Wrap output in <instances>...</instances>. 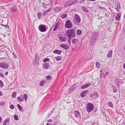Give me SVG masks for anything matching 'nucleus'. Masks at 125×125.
<instances>
[{
	"label": "nucleus",
	"mask_w": 125,
	"mask_h": 125,
	"mask_svg": "<svg viewBox=\"0 0 125 125\" xmlns=\"http://www.w3.org/2000/svg\"><path fill=\"white\" fill-rule=\"evenodd\" d=\"M66 36L70 39H71L75 36L74 31L73 29L69 30L67 31L66 32Z\"/></svg>",
	"instance_id": "1"
},
{
	"label": "nucleus",
	"mask_w": 125,
	"mask_h": 125,
	"mask_svg": "<svg viewBox=\"0 0 125 125\" xmlns=\"http://www.w3.org/2000/svg\"><path fill=\"white\" fill-rule=\"evenodd\" d=\"M97 34L96 32L93 35L90 41V44L91 46H93L94 45V43L97 40Z\"/></svg>",
	"instance_id": "2"
},
{
	"label": "nucleus",
	"mask_w": 125,
	"mask_h": 125,
	"mask_svg": "<svg viewBox=\"0 0 125 125\" xmlns=\"http://www.w3.org/2000/svg\"><path fill=\"white\" fill-rule=\"evenodd\" d=\"M27 98V94H24L23 96L21 95L18 97L17 99L20 102H22L24 101V99L25 100V102H26Z\"/></svg>",
	"instance_id": "3"
},
{
	"label": "nucleus",
	"mask_w": 125,
	"mask_h": 125,
	"mask_svg": "<svg viewBox=\"0 0 125 125\" xmlns=\"http://www.w3.org/2000/svg\"><path fill=\"white\" fill-rule=\"evenodd\" d=\"M94 106L93 104L91 103H88L87 106V109L88 112L92 111L94 108Z\"/></svg>",
	"instance_id": "4"
},
{
	"label": "nucleus",
	"mask_w": 125,
	"mask_h": 125,
	"mask_svg": "<svg viewBox=\"0 0 125 125\" xmlns=\"http://www.w3.org/2000/svg\"><path fill=\"white\" fill-rule=\"evenodd\" d=\"M65 26V28L70 29L72 27L73 25L70 20H68L66 21Z\"/></svg>",
	"instance_id": "5"
},
{
	"label": "nucleus",
	"mask_w": 125,
	"mask_h": 125,
	"mask_svg": "<svg viewBox=\"0 0 125 125\" xmlns=\"http://www.w3.org/2000/svg\"><path fill=\"white\" fill-rule=\"evenodd\" d=\"M39 30L42 32H45L46 31V28L44 25H40L39 27Z\"/></svg>",
	"instance_id": "6"
},
{
	"label": "nucleus",
	"mask_w": 125,
	"mask_h": 125,
	"mask_svg": "<svg viewBox=\"0 0 125 125\" xmlns=\"http://www.w3.org/2000/svg\"><path fill=\"white\" fill-rule=\"evenodd\" d=\"M0 67L4 69H6L9 67V65L8 63L5 62L0 63Z\"/></svg>",
	"instance_id": "7"
},
{
	"label": "nucleus",
	"mask_w": 125,
	"mask_h": 125,
	"mask_svg": "<svg viewBox=\"0 0 125 125\" xmlns=\"http://www.w3.org/2000/svg\"><path fill=\"white\" fill-rule=\"evenodd\" d=\"M74 21L76 22L80 23L81 21L80 17L77 14H76L74 16Z\"/></svg>",
	"instance_id": "8"
},
{
	"label": "nucleus",
	"mask_w": 125,
	"mask_h": 125,
	"mask_svg": "<svg viewBox=\"0 0 125 125\" xmlns=\"http://www.w3.org/2000/svg\"><path fill=\"white\" fill-rule=\"evenodd\" d=\"M10 120L9 118H6L4 121L3 125H9L10 122Z\"/></svg>",
	"instance_id": "9"
},
{
	"label": "nucleus",
	"mask_w": 125,
	"mask_h": 125,
	"mask_svg": "<svg viewBox=\"0 0 125 125\" xmlns=\"http://www.w3.org/2000/svg\"><path fill=\"white\" fill-rule=\"evenodd\" d=\"M91 84V83H88L82 85L81 86V89H83L84 88H87V87H89Z\"/></svg>",
	"instance_id": "10"
},
{
	"label": "nucleus",
	"mask_w": 125,
	"mask_h": 125,
	"mask_svg": "<svg viewBox=\"0 0 125 125\" xmlns=\"http://www.w3.org/2000/svg\"><path fill=\"white\" fill-rule=\"evenodd\" d=\"M60 47L65 49L66 50L68 49L69 46L67 44H62L60 45Z\"/></svg>",
	"instance_id": "11"
},
{
	"label": "nucleus",
	"mask_w": 125,
	"mask_h": 125,
	"mask_svg": "<svg viewBox=\"0 0 125 125\" xmlns=\"http://www.w3.org/2000/svg\"><path fill=\"white\" fill-rule=\"evenodd\" d=\"M74 115L76 118H80V117L79 112L77 111H75Z\"/></svg>",
	"instance_id": "12"
},
{
	"label": "nucleus",
	"mask_w": 125,
	"mask_h": 125,
	"mask_svg": "<svg viewBox=\"0 0 125 125\" xmlns=\"http://www.w3.org/2000/svg\"><path fill=\"white\" fill-rule=\"evenodd\" d=\"M75 85L74 84H73L72 86H71L70 87V88L69 90V93H71L75 89Z\"/></svg>",
	"instance_id": "13"
},
{
	"label": "nucleus",
	"mask_w": 125,
	"mask_h": 125,
	"mask_svg": "<svg viewBox=\"0 0 125 125\" xmlns=\"http://www.w3.org/2000/svg\"><path fill=\"white\" fill-rule=\"evenodd\" d=\"M50 66V64L49 63H45L43 65V68L45 69L48 68Z\"/></svg>",
	"instance_id": "14"
},
{
	"label": "nucleus",
	"mask_w": 125,
	"mask_h": 125,
	"mask_svg": "<svg viewBox=\"0 0 125 125\" xmlns=\"http://www.w3.org/2000/svg\"><path fill=\"white\" fill-rule=\"evenodd\" d=\"M113 51L111 50L109 51L107 55L108 58H110L111 57L113 54Z\"/></svg>",
	"instance_id": "15"
},
{
	"label": "nucleus",
	"mask_w": 125,
	"mask_h": 125,
	"mask_svg": "<svg viewBox=\"0 0 125 125\" xmlns=\"http://www.w3.org/2000/svg\"><path fill=\"white\" fill-rule=\"evenodd\" d=\"M59 40L62 42H65L66 41V39L65 38V37L63 36L60 37H59Z\"/></svg>",
	"instance_id": "16"
},
{
	"label": "nucleus",
	"mask_w": 125,
	"mask_h": 125,
	"mask_svg": "<svg viewBox=\"0 0 125 125\" xmlns=\"http://www.w3.org/2000/svg\"><path fill=\"white\" fill-rule=\"evenodd\" d=\"M62 9V7L59 6L55 8L54 10L56 12H59Z\"/></svg>",
	"instance_id": "17"
},
{
	"label": "nucleus",
	"mask_w": 125,
	"mask_h": 125,
	"mask_svg": "<svg viewBox=\"0 0 125 125\" xmlns=\"http://www.w3.org/2000/svg\"><path fill=\"white\" fill-rule=\"evenodd\" d=\"M60 22H58L56 23L54 27V29H53V31H55L57 29L58 27L60 25Z\"/></svg>",
	"instance_id": "18"
},
{
	"label": "nucleus",
	"mask_w": 125,
	"mask_h": 125,
	"mask_svg": "<svg viewBox=\"0 0 125 125\" xmlns=\"http://www.w3.org/2000/svg\"><path fill=\"white\" fill-rule=\"evenodd\" d=\"M78 42V40L77 39L75 38L73 39L72 41V43L74 44H77Z\"/></svg>",
	"instance_id": "19"
},
{
	"label": "nucleus",
	"mask_w": 125,
	"mask_h": 125,
	"mask_svg": "<svg viewBox=\"0 0 125 125\" xmlns=\"http://www.w3.org/2000/svg\"><path fill=\"white\" fill-rule=\"evenodd\" d=\"M10 9L11 11L13 12L16 11L17 10L16 6L14 5H13L12 7L10 8Z\"/></svg>",
	"instance_id": "20"
},
{
	"label": "nucleus",
	"mask_w": 125,
	"mask_h": 125,
	"mask_svg": "<svg viewBox=\"0 0 125 125\" xmlns=\"http://www.w3.org/2000/svg\"><path fill=\"white\" fill-rule=\"evenodd\" d=\"M121 16V14H117L115 17V19L116 21H119L120 20V18Z\"/></svg>",
	"instance_id": "21"
},
{
	"label": "nucleus",
	"mask_w": 125,
	"mask_h": 125,
	"mask_svg": "<svg viewBox=\"0 0 125 125\" xmlns=\"http://www.w3.org/2000/svg\"><path fill=\"white\" fill-rule=\"evenodd\" d=\"M53 53H54L56 54H61V51L59 50H55L53 51Z\"/></svg>",
	"instance_id": "22"
},
{
	"label": "nucleus",
	"mask_w": 125,
	"mask_h": 125,
	"mask_svg": "<svg viewBox=\"0 0 125 125\" xmlns=\"http://www.w3.org/2000/svg\"><path fill=\"white\" fill-rule=\"evenodd\" d=\"M17 105L19 110L21 111H22L23 110L22 107L19 104H17Z\"/></svg>",
	"instance_id": "23"
},
{
	"label": "nucleus",
	"mask_w": 125,
	"mask_h": 125,
	"mask_svg": "<svg viewBox=\"0 0 125 125\" xmlns=\"http://www.w3.org/2000/svg\"><path fill=\"white\" fill-rule=\"evenodd\" d=\"M38 64V62L37 61L36 59H35L34 61L33 62V65L35 66H37Z\"/></svg>",
	"instance_id": "24"
},
{
	"label": "nucleus",
	"mask_w": 125,
	"mask_h": 125,
	"mask_svg": "<svg viewBox=\"0 0 125 125\" xmlns=\"http://www.w3.org/2000/svg\"><path fill=\"white\" fill-rule=\"evenodd\" d=\"M46 83V82L44 81H41L40 83V85L41 86H43Z\"/></svg>",
	"instance_id": "25"
},
{
	"label": "nucleus",
	"mask_w": 125,
	"mask_h": 125,
	"mask_svg": "<svg viewBox=\"0 0 125 125\" xmlns=\"http://www.w3.org/2000/svg\"><path fill=\"white\" fill-rule=\"evenodd\" d=\"M76 33L77 35H80L81 34V31L80 30H77V31Z\"/></svg>",
	"instance_id": "26"
},
{
	"label": "nucleus",
	"mask_w": 125,
	"mask_h": 125,
	"mask_svg": "<svg viewBox=\"0 0 125 125\" xmlns=\"http://www.w3.org/2000/svg\"><path fill=\"white\" fill-rule=\"evenodd\" d=\"M4 86L3 82L0 80V88H2Z\"/></svg>",
	"instance_id": "27"
},
{
	"label": "nucleus",
	"mask_w": 125,
	"mask_h": 125,
	"mask_svg": "<svg viewBox=\"0 0 125 125\" xmlns=\"http://www.w3.org/2000/svg\"><path fill=\"white\" fill-rule=\"evenodd\" d=\"M108 104L111 107H113L114 106L112 103L111 102H108Z\"/></svg>",
	"instance_id": "28"
},
{
	"label": "nucleus",
	"mask_w": 125,
	"mask_h": 125,
	"mask_svg": "<svg viewBox=\"0 0 125 125\" xmlns=\"http://www.w3.org/2000/svg\"><path fill=\"white\" fill-rule=\"evenodd\" d=\"M120 80L118 79H115V81L116 82V84L118 85L119 83Z\"/></svg>",
	"instance_id": "29"
},
{
	"label": "nucleus",
	"mask_w": 125,
	"mask_h": 125,
	"mask_svg": "<svg viewBox=\"0 0 125 125\" xmlns=\"http://www.w3.org/2000/svg\"><path fill=\"white\" fill-rule=\"evenodd\" d=\"M82 9L85 12H89L88 10L85 7H83L82 8Z\"/></svg>",
	"instance_id": "30"
},
{
	"label": "nucleus",
	"mask_w": 125,
	"mask_h": 125,
	"mask_svg": "<svg viewBox=\"0 0 125 125\" xmlns=\"http://www.w3.org/2000/svg\"><path fill=\"white\" fill-rule=\"evenodd\" d=\"M96 67L98 68H99L100 66V63L98 62H96Z\"/></svg>",
	"instance_id": "31"
},
{
	"label": "nucleus",
	"mask_w": 125,
	"mask_h": 125,
	"mask_svg": "<svg viewBox=\"0 0 125 125\" xmlns=\"http://www.w3.org/2000/svg\"><path fill=\"white\" fill-rule=\"evenodd\" d=\"M64 5V6L65 7H67L68 6L70 5L69 4L68 2L67 1V2L65 3Z\"/></svg>",
	"instance_id": "32"
},
{
	"label": "nucleus",
	"mask_w": 125,
	"mask_h": 125,
	"mask_svg": "<svg viewBox=\"0 0 125 125\" xmlns=\"http://www.w3.org/2000/svg\"><path fill=\"white\" fill-rule=\"evenodd\" d=\"M89 90H86L82 92L81 94H86V93H88Z\"/></svg>",
	"instance_id": "33"
},
{
	"label": "nucleus",
	"mask_w": 125,
	"mask_h": 125,
	"mask_svg": "<svg viewBox=\"0 0 125 125\" xmlns=\"http://www.w3.org/2000/svg\"><path fill=\"white\" fill-rule=\"evenodd\" d=\"M67 16V14H63L62 16V18L64 19Z\"/></svg>",
	"instance_id": "34"
},
{
	"label": "nucleus",
	"mask_w": 125,
	"mask_h": 125,
	"mask_svg": "<svg viewBox=\"0 0 125 125\" xmlns=\"http://www.w3.org/2000/svg\"><path fill=\"white\" fill-rule=\"evenodd\" d=\"M14 118L16 120H18L19 119L18 117V116L17 115H14Z\"/></svg>",
	"instance_id": "35"
},
{
	"label": "nucleus",
	"mask_w": 125,
	"mask_h": 125,
	"mask_svg": "<svg viewBox=\"0 0 125 125\" xmlns=\"http://www.w3.org/2000/svg\"><path fill=\"white\" fill-rule=\"evenodd\" d=\"M46 78L49 80H50L52 79L51 76L50 75H48L46 77Z\"/></svg>",
	"instance_id": "36"
},
{
	"label": "nucleus",
	"mask_w": 125,
	"mask_h": 125,
	"mask_svg": "<svg viewBox=\"0 0 125 125\" xmlns=\"http://www.w3.org/2000/svg\"><path fill=\"white\" fill-rule=\"evenodd\" d=\"M56 60L57 61H60L61 60V58L60 57L58 56L56 58Z\"/></svg>",
	"instance_id": "37"
},
{
	"label": "nucleus",
	"mask_w": 125,
	"mask_h": 125,
	"mask_svg": "<svg viewBox=\"0 0 125 125\" xmlns=\"http://www.w3.org/2000/svg\"><path fill=\"white\" fill-rule=\"evenodd\" d=\"M9 107L10 109H14V107L13 104H11L10 105Z\"/></svg>",
	"instance_id": "38"
},
{
	"label": "nucleus",
	"mask_w": 125,
	"mask_h": 125,
	"mask_svg": "<svg viewBox=\"0 0 125 125\" xmlns=\"http://www.w3.org/2000/svg\"><path fill=\"white\" fill-rule=\"evenodd\" d=\"M77 1L76 0H72V4H75L77 3Z\"/></svg>",
	"instance_id": "39"
},
{
	"label": "nucleus",
	"mask_w": 125,
	"mask_h": 125,
	"mask_svg": "<svg viewBox=\"0 0 125 125\" xmlns=\"http://www.w3.org/2000/svg\"><path fill=\"white\" fill-rule=\"evenodd\" d=\"M49 60H50V59H49L48 58H46L43 60V62H48V61H49Z\"/></svg>",
	"instance_id": "40"
},
{
	"label": "nucleus",
	"mask_w": 125,
	"mask_h": 125,
	"mask_svg": "<svg viewBox=\"0 0 125 125\" xmlns=\"http://www.w3.org/2000/svg\"><path fill=\"white\" fill-rule=\"evenodd\" d=\"M38 18L40 19L42 16V14L39 13L38 14Z\"/></svg>",
	"instance_id": "41"
},
{
	"label": "nucleus",
	"mask_w": 125,
	"mask_h": 125,
	"mask_svg": "<svg viewBox=\"0 0 125 125\" xmlns=\"http://www.w3.org/2000/svg\"><path fill=\"white\" fill-rule=\"evenodd\" d=\"M5 104V102L4 101H2L0 103V104L1 105H4Z\"/></svg>",
	"instance_id": "42"
},
{
	"label": "nucleus",
	"mask_w": 125,
	"mask_h": 125,
	"mask_svg": "<svg viewBox=\"0 0 125 125\" xmlns=\"http://www.w3.org/2000/svg\"><path fill=\"white\" fill-rule=\"evenodd\" d=\"M68 3H69L70 5H72V0H70L68 1Z\"/></svg>",
	"instance_id": "43"
},
{
	"label": "nucleus",
	"mask_w": 125,
	"mask_h": 125,
	"mask_svg": "<svg viewBox=\"0 0 125 125\" xmlns=\"http://www.w3.org/2000/svg\"><path fill=\"white\" fill-rule=\"evenodd\" d=\"M105 77V75H103V74L101 73L100 74V77L102 78Z\"/></svg>",
	"instance_id": "44"
},
{
	"label": "nucleus",
	"mask_w": 125,
	"mask_h": 125,
	"mask_svg": "<svg viewBox=\"0 0 125 125\" xmlns=\"http://www.w3.org/2000/svg\"><path fill=\"white\" fill-rule=\"evenodd\" d=\"M85 0H82L80 1V3L81 4H82L85 1Z\"/></svg>",
	"instance_id": "45"
},
{
	"label": "nucleus",
	"mask_w": 125,
	"mask_h": 125,
	"mask_svg": "<svg viewBox=\"0 0 125 125\" xmlns=\"http://www.w3.org/2000/svg\"><path fill=\"white\" fill-rule=\"evenodd\" d=\"M113 89L114 93H116L117 91L116 88L115 87H114L113 88Z\"/></svg>",
	"instance_id": "46"
},
{
	"label": "nucleus",
	"mask_w": 125,
	"mask_h": 125,
	"mask_svg": "<svg viewBox=\"0 0 125 125\" xmlns=\"http://www.w3.org/2000/svg\"><path fill=\"white\" fill-rule=\"evenodd\" d=\"M0 76L3 78L4 77V75L2 73L0 72Z\"/></svg>",
	"instance_id": "47"
},
{
	"label": "nucleus",
	"mask_w": 125,
	"mask_h": 125,
	"mask_svg": "<svg viewBox=\"0 0 125 125\" xmlns=\"http://www.w3.org/2000/svg\"><path fill=\"white\" fill-rule=\"evenodd\" d=\"M35 59H36L37 60V58H38V57H39L38 54L37 53H36L35 54Z\"/></svg>",
	"instance_id": "48"
},
{
	"label": "nucleus",
	"mask_w": 125,
	"mask_h": 125,
	"mask_svg": "<svg viewBox=\"0 0 125 125\" xmlns=\"http://www.w3.org/2000/svg\"><path fill=\"white\" fill-rule=\"evenodd\" d=\"M12 96L13 98H14L16 96V94H12Z\"/></svg>",
	"instance_id": "49"
},
{
	"label": "nucleus",
	"mask_w": 125,
	"mask_h": 125,
	"mask_svg": "<svg viewBox=\"0 0 125 125\" xmlns=\"http://www.w3.org/2000/svg\"><path fill=\"white\" fill-rule=\"evenodd\" d=\"M47 13L45 11V12L42 13V15L43 16H45L46 14Z\"/></svg>",
	"instance_id": "50"
},
{
	"label": "nucleus",
	"mask_w": 125,
	"mask_h": 125,
	"mask_svg": "<svg viewBox=\"0 0 125 125\" xmlns=\"http://www.w3.org/2000/svg\"><path fill=\"white\" fill-rule=\"evenodd\" d=\"M81 97H84L85 96V94H80Z\"/></svg>",
	"instance_id": "51"
},
{
	"label": "nucleus",
	"mask_w": 125,
	"mask_h": 125,
	"mask_svg": "<svg viewBox=\"0 0 125 125\" xmlns=\"http://www.w3.org/2000/svg\"><path fill=\"white\" fill-rule=\"evenodd\" d=\"M108 74V72H107L105 73V76L107 75Z\"/></svg>",
	"instance_id": "52"
},
{
	"label": "nucleus",
	"mask_w": 125,
	"mask_h": 125,
	"mask_svg": "<svg viewBox=\"0 0 125 125\" xmlns=\"http://www.w3.org/2000/svg\"><path fill=\"white\" fill-rule=\"evenodd\" d=\"M2 121V117L0 116V123H1V122Z\"/></svg>",
	"instance_id": "53"
},
{
	"label": "nucleus",
	"mask_w": 125,
	"mask_h": 125,
	"mask_svg": "<svg viewBox=\"0 0 125 125\" xmlns=\"http://www.w3.org/2000/svg\"><path fill=\"white\" fill-rule=\"evenodd\" d=\"M71 40V39H70V38H69L68 43L70 45V44L71 42H70V40Z\"/></svg>",
	"instance_id": "54"
},
{
	"label": "nucleus",
	"mask_w": 125,
	"mask_h": 125,
	"mask_svg": "<svg viewBox=\"0 0 125 125\" xmlns=\"http://www.w3.org/2000/svg\"><path fill=\"white\" fill-rule=\"evenodd\" d=\"M51 113H52L50 114L49 113V114H48V115H47V116L48 117H49L50 116V115H51Z\"/></svg>",
	"instance_id": "55"
},
{
	"label": "nucleus",
	"mask_w": 125,
	"mask_h": 125,
	"mask_svg": "<svg viewBox=\"0 0 125 125\" xmlns=\"http://www.w3.org/2000/svg\"><path fill=\"white\" fill-rule=\"evenodd\" d=\"M47 13L48 12H50V10H46V11Z\"/></svg>",
	"instance_id": "56"
},
{
	"label": "nucleus",
	"mask_w": 125,
	"mask_h": 125,
	"mask_svg": "<svg viewBox=\"0 0 125 125\" xmlns=\"http://www.w3.org/2000/svg\"><path fill=\"white\" fill-rule=\"evenodd\" d=\"M52 120L51 119H50L48 121L49 122H52Z\"/></svg>",
	"instance_id": "57"
},
{
	"label": "nucleus",
	"mask_w": 125,
	"mask_h": 125,
	"mask_svg": "<svg viewBox=\"0 0 125 125\" xmlns=\"http://www.w3.org/2000/svg\"><path fill=\"white\" fill-rule=\"evenodd\" d=\"M8 72H6L5 73V74L6 75H7L8 74Z\"/></svg>",
	"instance_id": "58"
},
{
	"label": "nucleus",
	"mask_w": 125,
	"mask_h": 125,
	"mask_svg": "<svg viewBox=\"0 0 125 125\" xmlns=\"http://www.w3.org/2000/svg\"><path fill=\"white\" fill-rule=\"evenodd\" d=\"M6 27H7V28H9V25H5V26Z\"/></svg>",
	"instance_id": "59"
},
{
	"label": "nucleus",
	"mask_w": 125,
	"mask_h": 125,
	"mask_svg": "<svg viewBox=\"0 0 125 125\" xmlns=\"http://www.w3.org/2000/svg\"><path fill=\"white\" fill-rule=\"evenodd\" d=\"M116 10H117V11L119 12V10H118V7H117L116 8Z\"/></svg>",
	"instance_id": "60"
},
{
	"label": "nucleus",
	"mask_w": 125,
	"mask_h": 125,
	"mask_svg": "<svg viewBox=\"0 0 125 125\" xmlns=\"http://www.w3.org/2000/svg\"><path fill=\"white\" fill-rule=\"evenodd\" d=\"M46 125H50V124L49 123H47L46 124Z\"/></svg>",
	"instance_id": "61"
},
{
	"label": "nucleus",
	"mask_w": 125,
	"mask_h": 125,
	"mask_svg": "<svg viewBox=\"0 0 125 125\" xmlns=\"http://www.w3.org/2000/svg\"><path fill=\"white\" fill-rule=\"evenodd\" d=\"M92 95L91 94L90 95V96L91 97H92Z\"/></svg>",
	"instance_id": "62"
},
{
	"label": "nucleus",
	"mask_w": 125,
	"mask_h": 125,
	"mask_svg": "<svg viewBox=\"0 0 125 125\" xmlns=\"http://www.w3.org/2000/svg\"><path fill=\"white\" fill-rule=\"evenodd\" d=\"M0 94H2V92L0 91Z\"/></svg>",
	"instance_id": "63"
},
{
	"label": "nucleus",
	"mask_w": 125,
	"mask_h": 125,
	"mask_svg": "<svg viewBox=\"0 0 125 125\" xmlns=\"http://www.w3.org/2000/svg\"><path fill=\"white\" fill-rule=\"evenodd\" d=\"M92 125H95V123H94Z\"/></svg>",
	"instance_id": "64"
}]
</instances>
